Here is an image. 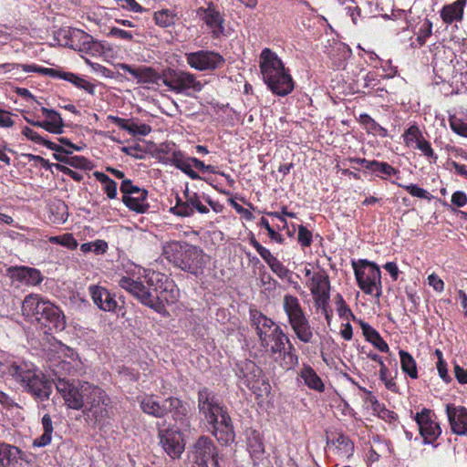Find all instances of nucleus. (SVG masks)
<instances>
[{"label": "nucleus", "instance_id": "774afa93", "mask_svg": "<svg viewBox=\"0 0 467 467\" xmlns=\"http://www.w3.org/2000/svg\"><path fill=\"white\" fill-rule=\"evenodd\" d=\"M454 373L455 378L457 379L458 382L461 384H466L467 383V370L462 368L460 365L455 364L454 365Z\"/></svg>", "mask_w": 467, "mask_h": 467}, {"label": "nucleus", "instance_id": "e2e57ef3", "mask_svg": "<svg viewBox=\"0 0 467 467\" xmlns=\"http://www.w3.org/2000/svg\"><path fill=\"white\" fill-rule=\"evenodd\" d=\"M428 283L437 292H441L444 289L443 281L435 274H431L428 276Z\"/></svg>", "mask_w": 467, "mask_h": 467}, {"label": "nucleus", "instance_id": "4be33fe9", "mask_svg": "<svg viewBox=\"0 0 467 467\" xmlns=\"http://www.w3.org/2000/svg\"><path fill=\"white\" fill-rule=\"evenodd\" d=\"M251 325L254 327L256 334L259 337L260 345L264 348L269 347L267 336L272 332V329L276 326L275 322L265 316L258 310H250Z\"/></svg>", "mask_w": 467, "mask_h": 467}, {"label": "nucleus", "instance_id": "1a4fd4ad", "mask_svg": "<svg viewBox=\"0 0 467 467\" xmlns=\"http://www.w3.org/2000/svg\"><path fill=\"white\" fill-rule=\"evenodd\" d=\"M353 269L359 288L367 295L379 298L382 295L381 273L379 267L366 259L353 262Z\"/></svg>", "mask_w": 467, "mask_h": 467}, {"label": "nucleus", "instance_id": "ea45409f", "mask_svg": "<svg viewBox=\"0 0 467 467\" xmlns=\"http://www.w3.org/2000/svg\"><path fill=\"white\" fill-rule=\"evenodd\" d=\"M332 444L336 446L338 453L343 456L350 455L354 450L353 442L348 436L343 434H339L334 441H332Z\"/></svg>", "mask_w": 467, "mask_h": 467}, {"label": "nucleus", "instance_id": "3c124183", "mask_svg": "<svg viewBox=\"0 0 467 467\" xmlns=\"http://www.w3.org/2000/svg\"><path fill=\"white\" fill-rule=\"evenodd\" d=\"M415 148L420 150L426 157L437 160L431 143L422 137L416 144Z\"/></svg>", "mask_w": 467, "mask_h": 467}, {"label": "nucleus", "instance_id": "bb28decb", "mask_svg": "<svg viewBox=\"0 0 467 467\" xmlns=\"http://www.w3.org/2000/svg\"><path fill=\"white\" fill-rule=\"evenodd\" d=\"M183 195L186 199V204L182 205V208L181 207L180 209L182 214L191 217L193 215L195 210L202 214H206L210 212L209 208L202 203L197 192H190L189 190L186 189Z\"/></svg>", "mask_w": 467, "mask_h": 467}, {"label": "nucleus", "instance_id": "6e6d98bb", "mask_svg": "<svg viewBox=\"0 0 467 467\" xmlns=\"http://www.w3.org/2000/svg\"><path fill=\"white\" fill-rule=\"evenodd\" d=\"M67 164L80 169H90V161L82 156H73L67 159Z\"/></svg>", "mask_w": 467, "mask_h": 467}, {"label": "nucleus", "instance_id": "c85d7f7f", "mask_svg": "<svg viewBox=\"0 0 467 467\" xmlns=\"http://www.w3.org/2000/svg\"><path fill=\"white\" fill-rule=\"evenodd\" d=\"M467 0H456L451 5H444L441 11V17L446 24L461 21Z\"/></svg>", "mask_w": 467, "mask_h": 467}, {"label": "nucleus", "instance_id": "79ce46f5", "mask_svg": "<svg viewBox=\"0 0 467 467\" xmlns=\"http://www.w3.org/2000/svg\"><path fill=\"white\" fill-rule=\"evenodd\" d=\"M49 243L55 244H60L68 249H76L78 247V242L71 234H65L58 236H51L48 238Z\"/></svg>", "mask_w": 467, "mask_h": 467}, {"label": "nucleus", "instance_id": "4d7b16f0", "mask_svg": "<svg viewBox=\"0 0 467 467\" xmlns=\"http://www.w3.org/2000/svg\"><path fill=\"white\" fill-rule=\"evenodd\" d=\"M230 205L235 210L237 213L242 215L247 221H253L254 219V214L248 209L244 208L242 205L237 203L234 199L228 200Z\"/></svg>", "mask_w": 467, "mask_h": 467}, {"label": "nucleus", "instance_id": "6ab92c4d", "mask_svg": "<svg viewBox=\"0 0 467 467\" xmlns=\"http://www.w3.org/2000/svg\"><path fill=\"white\" fill-rule=\"evenodd\" d=\"M433 416L434 413L431 410L424 408L414 418L424 444H432L441 434V429L439 423L433 420Z\"/></svg>", "mask_w": 467, "mask_h": 467}, {"label": "nucleus", "instance_id": "9d476101", "mask_svg": "<svg viewBox=\"0 0 467 467\" xmlns=\"http://www.w3.org/2000/svg\"><path fill=\"white\" fill-rule=\"evenodd\" d=\"M192 467H223L219 463V451L212 439L200 436L189 448Z\"/></svg>", "mask_w": 467, "mask_h": 467}, {"label": "nucleus", "instance_id": "09e8293b", "mask_svg": "<svg viewBox=\"0 0 467 467\" xmlns=\"http://www.w3.org/2000/svg\"><path fill=\"white\" fill-rule=\"evenodd\" d=\"M191 157H185L183 152L178 153L177 156H175L174 166L181 170L183 173H186V171H190L192 166V161H190Z\"/></svg>", "mask_w": 467, "mask_h": 467}, {"label": "nucleus", "instance_id": "0eeeda50", "mask_svg": "<svg viewBox=\"0 0 467 467\" xmlns=\"http://www.w3.org/2000/svg\"><path fill=\"white\" fill-rule=\"evenodd\" d=\"M141 410L155 418H164L169 413L175 421L183 422L188 414V405L177 397H168L162 401L158 400L155 395H145L139 398Z\"/></svg>", "mask_w": 467, "mask_h": 467}, {"label": "nucleus", "instance_id": "b1692460", "mask_svg": "<svg viewBox=\"0 0 467 467\" xmlns=\"http://www.w3.org/2000/svg\"><path fill=\"white\" fill-rule=\"evenodd\" d=\"M198 14L201 16L203 15L202 19L213 30V36H218L220 34L223 33L224 18L212 2L208 3L207 7H200Z\"/></svg>", "mask_w": 467, "mask_h": 467}, {"label": "nucleus", "instance_id": "f3484780", "mask_svg": "<svg viewBox=\"0 0 467 467\" xmlns=\"http://www.w3.org/2000/svg\"><path fill=\"white\" fill-rule=\"evenodd\" d=\"M158 438L164 451L171 458L178 459L185 449L182 433L175 428L159 429Z\"/></svg>", "mask_w": 467, "mask_h": 467}, {"label": "nucleus", "instance_id": "0e129e2a", "mask_svg": "<svg viewBox=\"0 0 467 467\" xmlns=\"http://www.w3.org/2000/svg\"><path fill=\"white\" fill-rule=\"evenodd\" d=\"M56 167H57V170L62 171L64 174L68 175L69 177H71L76 182H80L83 179V174L82 173L75 171L69 169L68 167H66V166H63V165H60V164H56Z\"/></svg>", "mask_w": 467, "mask_h": 467}, {"label": "nucleus", "instance_id": "58836bf2", "mask_svg": "<svg viewBox=\"0 0 467 467\" xmlns=\"http://www.w3.org/2000/svg\"><path fill=\"white\" fill-rule=\"evenodd\" d=\"M66 77V81L72 83L75 87L80 89H84L90 95H94L95 93V85L88 82V80L82 78L80 76L76 75L71 72H67Z\"/></svg>", "mask_w": 467, "mask_h": 467}, {"label": "nucleus", "instance_id": "f03ea898", "mask_svg": "<svg viewBox=\"0 0 467 467\" xmlns=\"http://www.w3.org/2000/svg\"><path fill=\"white\" fill-rule=\"evenodd\" d=\"M198 410L209 425V430L222 445L228 446L234 441L235 433L227 410L207 388H202L198 391Z\"/></svg>", "mask_w": 467, "mask_h": 467}, {"label": "nucleus", "instance_id": "a19ab883", "mask_svg": "<svg viewBox=\"0 0 467 467\" xmlns=\"http://www.w3.org/2000/svg\"><path fill=\"white\" fill-rule=\"evenodd\" d=\"M41 111L43 115L47 119V120L51 123L54 130H59V134L63 133L64 122L60 114L54 110L47 108H42Z\"/></svg>", "mask_w": 467, "mask_h": 467}, {"label": "nucleus", "instance_id": "aec40b11", "mask_svg": "<svg viewBox=\"0 0 467 467\" xmlns=\"http://www.w3.org/2000/svg\"><path fill=\"white\" fill-rule=\"evenodd\" d=\"M446 414L451 431L459 436H467V409L449 403L446 405Z\"/></svg>", "mask_w": 467, "mask_h": 467}, {"label": "nucleus", "instance_id": "2eb2a0df", "mask_svg": "<svg viewBox=\"0 0 467 467\" xmlns=\"http://www.w3.org/2000/svg\"><path fill=\"white\" fill-rule=\"evenodd\" d=\"M120 192L123 193L122 202L130 210L144 213L150 208V204L146 202L148 191L133 185L131 180L122 181Z\"/></svg>", "mask_w": 467, "mask_h": 467}, {"label": "nucleus", "instance_id": "4c0bfd02", "mask_svg": "<svg viewBox=\"0 0 467 467\" xmlns=\"http://www.w3.org/2000/svg\"><path fill=\"white\" fill-rule=\"evenodd\" d=\"M176 14L169 9H161L154 13L155 23L161 27H169L175 24Z\"/></svg>", "mask_w": 467, "mask_h": 467}, {"label": "nucleus", "instance_id": "a211bd4d", "mask_svg": "<svg viewBox=\"0 0 467 467\" xmlns=\"http://www.w3.org/2000/svg\"><path fill=\"white\" fill-rule=\"evenodd\" d=\"M41 313L36 323L46 329L45 333L64 330L66 327L65 316L58 306L47 300L41 309Z\"/></svg>", "mask_w": 467, "mask_h": 467}, {"label": "nucleus", "instance_id": "473e14b6", "mask_svg": "<svg viewBox=\"0 0 467 467\" xmlns=\"http://www.w3.org/2000/svg\"><path fill=\"white\" fill-rule=\"evenodd\" d=\"M310 290L312 295L328 294L330 292V281L325 272L315 273L311 278Z\"/></svg>", "mask_w": 467, "mask_h": 467}, {"label": "nucleus", "instance_id": "6e6552de", "mask_svg": "<svg viewBox=\"0 0 467 467\" xmlns=\"http://www.w3.org/2000/svg\"><path fill=\"white\" fill-rule=\"evenodd\" d=\"M283 307L296 337L303 343H311L314 337L313 327L298 298L292 295H285L283 299Z\"/></svg>", "mask_w": 467, "mask_h": 467}, {"label": "nucleus", "instance_id": "69168bd1", "mask_svg": "<svg viewBox=\"0 0 467 467\" xmlns=\"http://www.w3.org/2000/svg\"><path fill=\"white\" fill-rule=\"evenodd\" d=\"M108 119L112 123L119 126L120 129L126 131H131V129L129 127L130 119H125L117 116L109 115L108 116Z\"/></svg>", "mask_w": 467, "mask_h": 467}, {"label": "nucleus", "instance_id": "9b49d317", "mask_svg": "<svg viewBox=\"0 0 467 467\" xmlns=\"http://www.w3.org/2000/svg\"><path fill=\"white\" fill-rule=\"evenodd\" d=\"M235 374L248 389L257 396L270 391V384L265 379L263 370L252 360L245 359L236 363Z\"/></svg>", "mask_w": 467, "mask_h": 467}, {"label": "nucleus", "instance_id": "de8ad7c7", "mask_svg": "<svg viewBox=\"0 0 467 467\" xmlns=\"http://www.w3.org/2000/svg\"><path fill=\"white\" fill-rule=\"evenodd\" d=\"M337 312H338V315L341 317H344L346 319H348L349 317H352V320L354 322H357L358 323V318L354 316V314L351 312L350 308L348 306V305L346 304V302L344 301L343 297L341 295H337Z\"/></svg>", "mask_w": 467, "mask_h": 467}, {"label": "nucleus", "instance_id": "37998d69", "mask_svg": "<svg viewBox=\"0 0 467 467\" xmlns=\"http://www.w3.org/2000/svg\"><path fill=\"white\" fill-rule=\"evenodd\" d=\"M369 171L373 172L382 173L386 177H390L398 172V171L389 163L378 161L375 160H373L372 162L369 163Z\"/></svg>", "mask_w": 467, "mask_h": 467}, {"label": "nucleus", "instance_id": "a878e982", "mask_svg": "<svg viewBox=\"0 0 467 467\" xmlns=\"http://www.w3.org/2000/svg\"><path fill=\"white\" fill-rule=\"evenodd\" d=\"M11 277L27 285H37L43 281L39 270L27 266H12L8 269Z\"/></svg>", "mask_w": 467, "mask_h": 467}, {"label": "nucleus", "instance_id": "423d86ee", "mask_svg": "<svg viewBox=\"0 0 467 467\" xmlns=\"http://www.w3.org/2000/svg\"><path fill=\"white\" fill-rule=\"evenodd\" d=\"M162 254L174 266L195 276L202 274L207 263L203 251L186 242L165 243L162 247Z\"/></svg>", "mask_w": 467, "mask_h": 467}, {"label": "nucleus", "instance_id": "dca6fc26", "mask_svg": "<svg viewBox=\"0 0 467 467\" xmlns=\"http://www.w3.org/2000/svg\"><path fill=\"white\" fill-rule=\"evenodd\" d=\"M188 65L198 71H213L225 64L224 57L211 50H199L185 55Z\"/></svg>", "mask_w": 467, "mask_h": 467}, {"label": "nucleus", "instance_id": "412c9836", "mask_svg": "<svg viewBox=\"0 0 467 467\" xmlns=\"http://www.w3.org/2000/svg\"><path fill=\"white\" fill-rule=\"evenodd\" d=\"M94 304L102 311L116 312L119 307L116 295L101 285H92L88 287Z\"/></svg>", "mask_w": 467, "mask_h": 467}, {"label": "nucleus", "instance_id": "393cba45", "mask_svg": "<svg viewBox=\"0 0 467 467\" xmlns=\"http://www.w3.org/2000/svg\"><path fill=\"white\" fill-rule=\"evenodd\" d=\"M120 68L135 78L139 84H158L160 80L162 81V72L159 74L150 67L142 66L136 68L128 64H121Z\"/></svg>", "mask_w": 467, "mask_h": 467}, {"label": "nucleus", "instance_id": "f257e3e1", "mask_svg": "<svg viewBox=\"0 0 467 467\" xmlns=\"http://www.w3.org/2000/svg\"><path fill=\"white\" fill-rule=\"evenodd\" d=\"M145 278L147 285L141 281L122 276L119 285L131 294L140 304L158 314L168 316L165 304H173L178 300L177 285L166 275L160 272L148 274Z\"/></svg>", "mask_w": 467, "mask_h": 467}, {"label": "nucleus", "instance_id": "5701e85b", "mask_svg": "<svg viewBox=\"0 0 467 467\" xmlns=\"http://www.w3.org/2000/svg\"><path fill=\"white\" fill-rule=\"evenodd\" d=\"M47 301L38 294L26 296L21 306L22 316L28 321L36 322Z\"/></svg>", "mask_w": 467, "mask_h": 467}, {"label": "nucleus", "instance_id": "49530a36", "mask_svg": "<svg viewBox=\"0 0 467 467\" xmlns=\"http://www.w3.org/2000/svg\"><path fill=\"white\" fill-rule=\"evenodd\" d=\"M400 187L404 188L410 195L414 197H418L420 199H427L431 200L432 198V195L430 194L426 190L419 187L416 184H408V185H402L398 184Z\"/></svg>", "mask_w": 467, "mask_h": 467}, {"label": "nucleus", "instance_id": "f704fd0d", "mask_svg": "<svg viewBox=\"0 0 467 467\" xmlns=\"http://www.w3.org/2000/svg\"><path fill=\"white\" fill-rule=\"evenodd\" d=\"M300 376L308 388L318 391H322L324 389V384L311 366L304 365V368L301 369Z\"/></svg>", "mask_w": 467, "mask_h": 467}, {"label": "nucleus", "instance_id": "7ed1b4c3", "mask_svg": "<svg viewBox=\"0 0 467 467\" xmlns=\"http://www.w3.org/2000/svg\"><path fill=\"white\" fill-rule=\"evenodd\" d=\"M198 410L209 425V430L222 445L228 446L234 441L235 433L227 410L207 388H202L198 391Z\"/></svg>", "mask_w": 467, "mask_h": 467}, {"label": "nucleus", "instance_id": "680f3d73", "mask_svg": "<svg viewBox=\"0 0 467 467\" xmlns=\"http://www.w3.org/2000/svg\"><path fill=\"white\" fill-rule=\"evenodd\" d=\"M451 201L457 207H463L467 203V195L462 191H457L451 195Z\"/></svg>", "mask_w": 467, "mask_h": 467}, {"label": "nucleus", "instance_id": "c03bdc74", "mask_svg": "<svg viewBox=\"0 0 467 467\" xmlns=\"http://www.w3.org/2000/svg\"><path fill=\"white\" fill-rule=\"evenodd\" d=\"M404 141L407 146H413V143H417L423 136L420 129L412 125L407 129L403 134Z\"/></svg>", "mask_w": 467, "mask_h": 467}, {"label": "nucleus", "instance_id": "2f4dec72", "mask_svg": "<svg viewBox=\"0 0 467 467\" xmlns=\"http://www.w3.org/2000/svg\"><path fill=\"white\" fill-rule=\"evenodd\" d=\"M22 134L26 136L28 140H32L35 143L42 144L48 148L49 150L57 151V152H65L67 155L72 153V150L63 148L60 145L52 142L42 136H40L37 132L30 129L29 127H25L22 130Z\"/></svg>", "mask_w": 467, "mask_h": 467}, {"label": "nucleus", "instance_id": "052dcab7", "mask_svg": "<svg viewBox=\"0 0 467 467\" xmlns=\"http://www.w3.org/2000/svg\"><path fill=\"white\" fill-rule=\"evenodd\" d=\"M262 285L267 290H272L276 287L277 282L267 273L264 272L260 275Z\"/></svg>", "mask_w": 467, "mask_h": 467}, {"label": "nucleus", "instance_id": "8fccbe9b", "mask_svg": "<svg viewBox=\"0 0 467 467\" xmlns=\"http://www.w3.org/2000/svg\"><path fill=\"white\" fill-rule=\"evenodd\" d=\"M171 151V149L168 145L165 147H161L159 150V154L165 153L163 156H159V161L163 164H170L174 166L175 156H177L178 153H181V150H173L171 155H169V152Z\"/></svg>", "mask_w": 467, "mask_h": 467}, {"label": "nucleus", "instance_id": "4468645a", "mask_svg": "<svg viewBox=\"0 0 467 467\" xmlns=\"http://www.w3.org/2000/svg\"><path fill=\"white\" fill-rule=\"evenodd\" d=\"M162 83L175 93H185L188 90L200 92L203 88L194 74L171 67L162 70Z\"/></svg>", "mask_w": 467, "mask_h": 467}, {"label": "nucleus", "instance_id": "f8f14e48", "mask_svg": "<svg viewBox=\"0 0 467 467\" xmlns=\"http://www.w3.org/2000/svg\"><path fill=\"white\" fill-rule=\"evenodd\" d=\"M54 383L57 392L62 396L65 404L69 409H83L85 398L88 396V386H92V384L87 381L74 382L60 377L54 379Z\"/></svg>", "mask_w": 467, "mask_h": 467}, {"label": "nucleus", "instance_id": "cd10ccee", "mask_svg": "<svg viewBox=\"0 0 467 467\" xmlns=\"http://www.w3.org/2000/svg\"><path fill=\"white\" fill-rule=\"evenodd\" d=\"M358 324L360 326L363 336L365 337L367 341L371 343L375 348H377L381 352L387 353L389 351L388 344L375 328H373L369 324L361 319L358 320Z\"/></svg>", "mask_w": 467, "mask_h": 467}, {"label": "nucleus", "instance_id": "c756f323", "mask_svg": "<svg viewBox=\"0 0 467 467\" xmlns=\"http://www.w3.org/2000/svg\"><path fill=\"white\" fill-rule=\"evenodd\" d=\"M19 453L18 447L0 442V467H16Z\"/></svg>", "mask_w": 467, "mask_h": 467}, {"label": "nucleus", "instance_id": "a18cd8bd", "mask_svg": "<svg viewBox=\"0 0 467 467\" xmlns=\"http://www.w3.org/2000/svg\"><path fill=\"white\" fill-rule=\"evenodd\" d=\"M271 270L280 278H287L288 282L292 283L289 276L291 275V271L283 265L281 261L277 258L273 260L269 265Z\"/></svg>", "mask_w": 467, "mask_h": 467}, {"label": "nucleus", "instance_id": "ddd939ff", "mask_svg": "<svg viewBox=\"0 0 467 467\" xmlns=\"http://www.w3.org/2000/svg\"><path fill=\"white\" fill-rule=\"evenodd\" d=\"M88 396L85 398L83 413L94 423H100L109 418L108 406L109 398L106 392L98 386H88Z\"/></svg>", "mask_w": 467, "mask_h": 467}, {"label": "nucleus", "instance_id": "5fc2aeb1", "mask_svg": "<svg viewBox=\"0 0 467 467\" xmlns=\"http://www.w3.org/2000/svg\"><path fill=\"white\" fill-rule=\"evenodd\" d=\"M298 242L302 246L307 247L312 243V233L306 229L304 225L298 227Z\"/></svg>", "mask_w": 467, "mask_h": 467}, {"label": "nucleus", "instance_id": "72a5a7b5", "mask_svg": "<svg viewBox=\"0 0 467 467\" xmlns=\"http://www.w3.org/2000/svg\"><path fill=\"white\" fill-rule=\"evenodd\" d=\"M247 448L254 459H260L265 452V445L263 443L260 433L252 431L247 436Z\"/></svg>", "mask_w": 467, "mask_h": 467}, {"label": "nucleus", "instance_id": "bf43d9fd", "mask_svg": "<svg viewBox=\"0 0 467 467\" xmlns=\"http://www.w3.org/2000/svg\"><path fill=\"white\" fill-rule=\"evenodd\" d=\"M122 8L128 9L132 12L141 13L145 9L138 4L135 0H116Z\"/></svg>", "mask_w": 467, "mask_h": 467}, {"label": "nucleus", "instance_id": "20e7f679", "mask_svg": "<svg viewBox=\"0 0 467 467\" xmlns=\"http://www.w3.org/2000/svg\"><path fill=\"white\" fill-rule=\"evenodd\" d=\"M259 67L264 82L275 95L285 97L293 91L294 81L289 69L270 48L262 50Z\"/></svg>", "mask_w": 467, "mask_h": 467}, {"label": "nucleus", "instance_id": "39448f33", "mask_svg": "<svg viewBox=\"0 0 467 467\" xmlns=\"http://www.w3.org/2000/svg\"><path fill=\"white\" fill-rule=\"evenodd\" d=\"M6 374L36 400L46 401L49 400L52 393V384L33 364L13 362L7 366Z\"/></svg>", "mask_w": 467, "mask_h": 467}, {"label": "nucleus", "instance_id": "864d4df0", "mask_svg": "<svg viewBox=\"0 0 467 467\" xmlns=\"http://www.w3.org/2000/svg\"><path fill=\"white\" fill-rule=\"evenodd\" d=\"M313 296H314L316 306L317 308H321L322 311L326 314V318L328 319L329 316L327 314V306L329 299H330V293L313 295Z\"/></svg>", "mask_w": 467, "mask_h": 467}, {"label": "nucleus", "instance_id": "338daca9", "mask_svg": "<svg viewBox=\"0 0 467 467\" xmlns=\"http://www.w3.org/2000/svg\"><path fill=\"white\" fill-rule=\"evenodd\" d=\"M335 48L339 53V56H340L339 59L340 60L348 59V57H350V56L352 54L351 49L347 45H345L344 43H340V42L337 43Z\"/></svg>", "mask_w": 467, "mask_h": 467}, {"label": "nucleus", "instance_id": "7c9ffc66", "mask_svg": "<svg viewBox=\"0 0 467 467\" xmlns=\"http://www.w3.org/2000/svg\"><path fill=\"white\" fill-rule=\"evenodd\" d=\"M267 340L273 341V345L270 347L272 355L277 353L281 355L283 350H285V343H289V337L279 326H275L272 329V332L267 336Z\"/></svg>", "mask_w": 467, "mask_h": 467}, {"label": "nucleus", "instance_id": "c9c22d12", "mask_svg": "<svg viewBox=\"0 0 467 467\" xmlns=\"http://www.w3.org/2000/svg\"><path fill=\"white\" fill-rule=\"evenodd\" d=\"M359 122L365 126L368 133H373L374 135H379L382 138L388 136V130L367 113H363L359 116Z\"/></svg>", "mask_w": 467, "mask_h": 467}, {"label": "nucleus", "instance_id": "13d9d810", "mask_svg": "<svg viewBox=\"0 0 467 467\" xmlns=\"http://www.w3.org/2000/svg\"><path fill=\"white\" fill-rule=\"evenodd\" d=\"M0 67L2 68H16V67H22L25 72H36L41 74L42 67L36 66V65H20V64H2L0 65Z\"/></svg>", "mask_w": 467, "mask_h": 467}, {"label": "nucleus", "instance_id": "e433bc0d", "mask_svg": "<svg viewBox=\"0 0 467 467\" xmlns=\"http://www.w3.org/2000/svg\"><path fill=\"white\" fill-rule=\"evenodd\" d=\"M399 354L402 371L408 374L411 379H417L418 370L416 361L413 357L405 350H400Z\"/></svg>", "mask_w": 467, "mask_h": 467}, {"label": "nucleus", "instance_id": "603ef678", "mask_svg": "<svg viewBox=\"0 0 467 467\" xmlns=\"http://www.w3.org/2000/svg\"><path fill=\"white\" fill-rule=\"evenodd\" d=\"M280 356H282L281 366L285 369H292L298 364L297 354H289L284 352Z\"/></svg>", "mask_w": 467, "mask_h": 467}]
</instances>
